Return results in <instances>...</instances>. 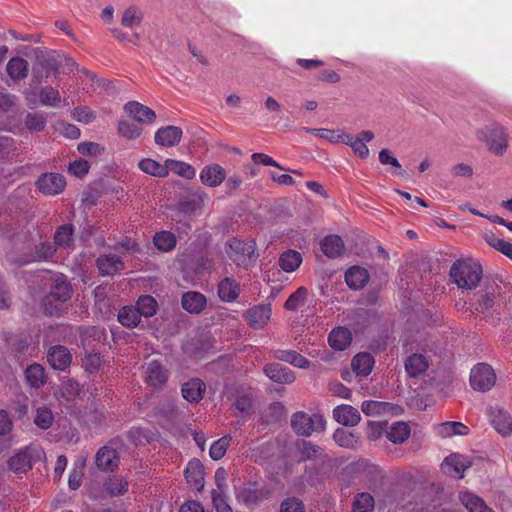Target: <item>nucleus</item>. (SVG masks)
Here are the masks:
<instances>
[{"mask_svg": "<svg viewBox=\"0 0 512 512\" xmlns=\"http://www.w3.org/2000/svg\"><path fill=\"white\" fill-rule=\"evenodd\" d=\"M450 277L458 288L472 290L482 278V267L473 259L457 260L450 268Z\"/></svg>", "mask_w": 512, "mask_h": 512, "instance_id": "obj_1", "label": "nucleus"}, {"mask_svg": "<svg viewBox=\"0 0 512 512\" xmlns=\"http://www.w3.org/2000/svg\"><path fill=\"white\" fill-rule=\"evenodd\" d=\"M476 137L495 155L501 156L507 151L508 133L503 125L498 123L487 125L477 130Z\"/></svg>", "mask_w": 512, "mask_h": 512, "instance_id": "obj_2", "label": "nucleus"}, {"mask_svg": "<svg viewBox=\"0 0 512 512\" xmlns=\"http://www.w3.org/2000/svg\"><path fill=\"white\" fill-rule=\"evenodd\" d=\"M256 244L253 240L232 239L227 243L226 253L238 266L247 268L256 260Z\"/></svg>", "mask_w": 512, "mask_h": 512, "instance_id": "obj_3", "label": "nucleus"}, {"mask_svg": "<svg viewBox=\"0 0 512 512\" xmlns=\"http://www.w3.org/2000/svg\"><path fill=\"white\" fill-rule=\"evenodd\" d=\"M326 421L320 414L309 415L299 411L291 417V427L293 431L304 437H309L314 432H321L325 429Z\"/></svg>", "mask_w": 512, "mask_h": 512, "instance_id": "obj_4", "label": "nucleus"}, {"mask_svg": "<svg viewBox=\"0 0 512 512\" xmlns=\"http://www.w3.org/2000/svg\"><path fill=\"white\" fill-rule=\"evenodd\" d=\"M72 294L71 285L67 282L64 276H57L54 279V285L51 293L44 300V309L45 312L54 315L59 314L61 311V307L58 304L52 306L53 302H57L62 304L70 299Z\"/></svg>", "mask_w": 512, "mask_h": 512, "instance_id": "obj_5", "label": "nucleus"}, {"mask_svg": "<svg viewBox=\"0 0 512 512\" xmlns=\"http://www.w3.org/2000/svg\"><path fill=\"white\" fill-rule=\"evenodd\" d=\"M496 383V374L493 368L486 363H478L470 372V384L474 390L488 391Z\"/></svg>", "mask_w": 512, "mask_h": 512, "instance_id": "obj_6", "label": "nucleus"}, {"mask_svg": "<svg viewBox=\"0 0 512 512\" xmlns=\"http://www.w3.org/2000/svg\"><path fill=\"white\" fill-rule=\"evenodd\" d=\"M43 456L44 452L40 447L29 446L11 457L9 466L15 472H25L32 467L33 460L40 459Z\"/></svg>", "mask_w": 512, "mask_h": 512, "instance_id": "obj_7", "label": "nucleus"}, {"mask_svg": "<svg viewBox=\"0 0 512 512\" xmlns=\"http://www.w3.org/2000/svg\"><path fill=\"white\" fill-rule=\"evenodd\" d=\"M489 417L495 430L504 437L512 435V417L510 413L502 407H491Z\"/></svg>", "mask_w": 512, "mask_h": 512, "instance_id": "obj_8", "label": "nucleus"}, {"mask_svg": "<svg viewBox=\"0 0 512 512\" xmlns=\"http://www.w3.org/2000/svg\"><path fill=\"white\" fill-rule=\"evenodd\" d=\"M169 374L167 369L157 360L150 361L145 370V382L153 389L162 388L167 380Z\"/></svg>", "mask_w": 512, "mask_h": 512, "instance_id": "obj_9", "label": "nucleus"}, {"mask_svg": "<svg viewBox=\"0 0 512 512\" xmlns=\"http://www.w3.org/2000/svg\"><path fill=\"white\" fill-rule=\"evenodd\" d=\"M40 192L46 195H56L63 191L66 181L65 178L58 173H46L39 177L36 182Z\"/></svg>", "mask_w": 512, "mask_h": 512, "instance_id": "obj_10", "label": "nucleus"}, {"mask_svg": "<svg viewBox=\"0 0 512 512\" xmlns=\"http://www.w3.org/2000/svg\"><path fill=\"white\" fill-rule=\"evenodd\" d=\"M271 313L269 304H259L249 308L244 317L253 329H262L269 322Z\"/></svg>", "mask_w": 512, "mask_h": 512, "instance_id": "obj_11", "label": "nucleus"}, {"mask_svg": "<svg viewBox=\"0 0 512 512\" xmlns=\"http://www.w3.org/2000/svg\"><path fill=\"white\" fill-rule=\"evenodd\" d=\"M124 111L140 124H151L156 118V114L151 108L137 101L128 102L124 106Z\"/></svg>", "mask_w": 512, "mask_h": 512, "instance_id": "obj_12", "label": "nucleus"}, {"mask_svg": "<svg viewBox=\"0 0 512 512\" xmlns=\"http://www.w3.org/2000/svg\"><path fill=\"white\" fill-rule=\"evenodd\" d=\"M264 374L273 382L278 384H291L295 381L294 372L279 363H270L264 366Z\"/></svg>", "mask_w": 512, "mask_h": 512, "instance_id": "obj_13", "label": "nucleus"}, {"mask_svg": "<svg viewBox=\"0 0 512 512\" xmlns=\"http://www.w3.org/2000/svg\"><path fill=\"white\" fill-rule=\"evenodd\" d=\"M333 418L343 426L354 427L360 422L361 415L355 407L342 404L333 409Z\"/></svg>", "mask_w": 512, "mask_h": 512, "instance_id": "obj_14", "label": "nucleus"}, {"mask_svg": "<svg viewBox=\"0 0 512 512\" xmlns=\"http://www.w3.org/2000/svg\"><path fill=\"white\" fill-rule=\"evenodd\" d=\"M201 182L208 187H218L226 178L225 169L219 164H211L200 171Z\"/></svg>", "mask_w": 512, "mask_h": 512, "instance_id": "obj_15", "label": "nucleus"}, {"mask_svg": "<svg viewBox=\"0 0 512 512\" xmlns=\"http://www.w3.org/2000/svg\"><path fill=\"white\" fill-rule=\"evenodd\" d=\"M458 499L469 512H495L483 498L471 491H460Z\"/></svg>", "mask_w": 512, "mask_h": 512, "instance_id": "obj_16", "label": "nucleus"}, {"mask_svg": "<svg viewBox=\"0 0 512 512\" xmlns=\"http://www.w3.org/2000/svg\"><path fill=\"white\" fill-rule=\"evenodd\" d=\"M182 138V130L177 126H165L155 133V143L164 147L176 146Z\"/></svg>", "mask_w": 512, "mask_h": 512, "instance_id": "obj_17", "label": "nucleus"}, {"mask_svg": "<svg viewBox=\"0 0 512 512\" xmlns=\"http://www.w3.org/2000/svg\"><path fill=\"white\" fill-rule=\"evenodd\" d=\"M47 360L54 369L63 371L71 364L72 356L66 347L57 345L49 349Z\"/></svg>", "mask_w": 512, "mask_h": 512, "instance_id": "obj_18", "label": "nucleus"}, {"mask_svg": "<svg viewBox=\"0 0 512 512\" xmlns=\"http://www.w3.org/2000/svg\"><path fill=\"white\" fill-rule=\"evenodd\" d=\"M430 364L429 356L415 352L405 360V370L411 377H418L426 372Z\"/></svg>", "mask_w": 512, "mask_h": 512, "instance_id": "obj_19", "label": "nucleus"}, {"mask_svg": "<svg viewBox=\"0 0 512 512\" xmlns=\"http://www.w3.org/2000/svg\"><path fill=\"white\" fill-rule=\"evenodd\" d=\"M206 391L205 383L199 378H193L182 384L181 394L185 400L191 403L199 402Z\"/></svg>", "mask_w": 512, "mask_h": 512, "instance_id": "obj_20", "label": "nucleus"}, {"mask_svg": "<svg viewBox=\"0 0 512 512\" xmlns=\"http://www.w3.org/2000/svg\"><path fill=\"white\" fill-rule=\"evenodd\" d=\"M181 304L191 314H200L207 305L205 295L197 291H188L182 295Z\"/></svg>", "mask_w": 512, "mask_h": 512, "instance_id": "obj_21", "label": "nucleus"}, {"mask_svg": "<svg viewBox=\"0 0 512 512\" xmlns=\"http://www.w3.org/2000/svg\"><path fill=\"white\" fill-rule=\"evenodd\" d=\"M95 462L99 469L103 471H112L119 464V456L115 449L104 446L97 451Z\"/></svg>", "mask_w": 512, "mask_h": 512, "instance_id": "obj_22", "label": "nucleus"}, {"mask_svg": "<svg viewBox=\"0 0 512 512\" xmlns=\"http://www.w3.org/2000/svg\"><path fill=\"white\" fill-rule=\"evenodd\" d=\"M187 482L196 490L201 491L204 487V466L198 459L188 462L185 469Z\"/></svg>", "mask_w": 512, "mask_h": 512, "instance_id": "obj_23", "label": "nucleus"}, {"mask_svg": "<svg viewBox=\"0 0 512 512\" xmlns=\"http://www.w3.org/2000/svg\"><path fill=\"white\" fill-rule=\"evenodd\" d=\"M373 139V132L365 130L360 132L357 137H353L349 134V141L344 142V144L350 146L353 152L360 158H367L369 155V149L366 146V143Z\"/></svg>", "mask_w": 512, "mask_h": 512, "instance_id": "obj_24", "label": "nucleus"}, {"mask_svg": "<svg viewBox=\"0 0 512 512\" xmlns=\"http://www.w3.org/2000/svg\"><path fill=\"white\" fill-rule=\"evenodd\" d=\"M435 433L442 438L464 436L469 433V428L462 422L447 421L434 425Z\"/></svg>", "mask_w": 512, "mask_h": 512, "instance_id": "obj_25", "label": "nucleus"}, {"mask_svg": "<svg viewBox=\"0 0 512 512\" xmlns=\"http://www.w3.org/2000/svg\"><path fill=\"white\" fill-rule=\"evenodd\" d=\"M240 294L239 283L230 277H226L218 284V296L223 302L231 303L236 301Z\"/></svg>", "mask_w": 512, "mask_h": 512, "instance_id": "obj_26", "label": "nucleus"}, {"mask_svg": "<svg viewBox=\"0 0 512 512\" xmlns=\"http://www.w3.org/2000/svg\"><path fill=\"white\" fill-rule=\"evenodd\" d=\"M97 267L102 275L110 276L122 271L124 263L118 256L109 254L97 259Z\"/></svg>", "mask_w": 512, "mask_h": 512, "instance_id": "obj_27", "label": "nucleus"}, {"mask_svg": "<svg viewBox=\"0 0 512 512\" xmlns=\"http://www.w3.org/2000/svg\"><path fill=\"white\" fill-rule=\"evenodd\" d=\"M369 280V273L365 268L352 266L345 273L347 285L354 290L363 288Z\"/></svg>", "mask_w": 512, "mask_h": 512, "instance_id": "obj_28", "label": "nucleus"}, {"mask_svg": "<svg viewBox=\"0 0 512 512\" xmlns=\"http://www.w3.org/2000/svg\"><path fill=\"white\" fill-rule=\"evenodd\" d=\"M39 102L41 105L49 107L68 106L67 100L62 98L59 91L52 86H45L40 89Z\"/></svg>", "mask_w": 512, "mask_h": 512, "instance_id": "obj_29", "label": "nucleus"}, {"mask_svg": "<svg viewBox=\"0 0 512 512\" xmlns=\"http://www.w3.org/2000/svg\"><path fill=\"white\" fill-rule=\"evenodd\" d=\"M351 341V332L344 327H338L333 329L328 337L329 345L333 349L339 351L346 349L350 345Z\"/></svg>", "mask_w": 512, "mask_h": 512, "instance_id": "obj_30", "label": "nucleus"}, {"mask_svg": "<svg viewBox=\"0 0 512 512\" xmlns=\"http://www.w3.org/2000/svg\"><path fill=\"white\" fill-rule=\"evenodd\" d=\"M396 409L393 405L388 402L366 400L361 404V410L366 416H380L384 414L394 413Z\"/></svg>", "mask_w": 512, "mask_h": 512, "instance_id": "obj_31", "label": "nucleus"}, {"mask_svg": "<svg viewBox=\"0 0 512 512\" xmlns=\"http://www.w3.org/2000/svg\"><path fill=\"white\" fill-rule=\"evenodd\" d=\"M321 250L329 258L340 256L344 251V243L338 235H328L321 241Z\"/></svg>", "mask_w": 512, "mask_h": 512, "instance_id": "obj_32", "label": "nucleus"}, {"mask_svg": "<svg viewBox=\"0 0 512 512\" xmlns=\"http://www.w3.org/2000/svg\"><path fill=\"white\" fill-rule=\"evenodd\" d=\"M302 261V255L298 251L289 249L280 255L278 264L283 271L291 273L300 267Z\"/></svg>", "mask_w": 512, "mask_h": 512, "instance_id": "obj_33", "label": "nucleus"}, {"mask_svg": "<svg viewBox=\"0 0 512 512\" xmlns=\"http://www.w3.org/2000/svg\"><path fill=\"white\" fill-rule=\"evenodd\" d=\"M138 168L142 172L154 177H167L166 160L164 163H160L151 158H144L139 161Z\"/></svg>", "mask_w": 512, "mask_h": 512, "instance_id": "obj_34", "label": "nucleus"}, {"mask_svg": "<svg viewBox=\"0 0 512 512\" xmlns=\"http://www.w3.org/2000/svg\"><path fill=\"white\" fill-rule=\"evenodd\" d=\"M166 169L167 175L169 172H173L185 179H193L196 175V170L192 165L179 160L166 159Z\"/></svg>", "mask_w": 512, "mask_h": 512, "instance_id": "obj_35", "label": "nucleus"}, {"mask_svg": "<svg viewBox=\"0 0 512 512\" xmlns=\"http://www.w3.org/2000/svg\"><path fill=\"white\" fill-rule=\"evenodd\" d=\"M410 435V428L407 423L399 421L391 425L386 432V437L394 444L403 443Z\"/></svg>", "mask_w": 512, "mask_h": 512, "instance_id": "obj_36", "label": "nucleus"}, {"mask_svg": "<svg viewBox=\"0 0 512 512\" xmlns=\"http://www.w3.org/2000/svg\"><path fill=\"white\" fill-rule=\"evenodd\" d=\"M374 360L369 353H359L352 360L353 371L362 376H367L371 373Z\"/></svg>", "mask_w": 512, "mask_h": 512, "instance_id": "obj_37", "label": "nucleus"}, {"mask_svg": "<svg viewBox=\"0 0 512 512\" xmlns=\"http://www.w3.org/2000/svg\"><path fill=\"white\" fill-rule=\"evenodd\" d=\"M25 378L33 388H40L46 381L45 370L40 364H31L25 370Z\"/></svg>", "mask_w": 512, "mask_h": 512, "instance_id": "obj_38", "label": "nucleus"}, {"mask_svg": "<svg viewBox=\"0 0 512 512\" xmlns=\"http://www.w3.org/2000/svg\"><path fill=\"white\" fill-rule=\"evenodd\" d=\"M6 70L12 79L20 80L27 76L28 63L23 58L14 57L9 60Z\"/></svg>", "mask_w": 512, "mask_h": 512, "instance_id": "obj_39", "label": "nucleus"}, {"mask_svg": "<svg viewBox=\"0 0 512 512\" xmlns=\"http://www.w3.org/2000/svg\"><path fill=\"white\" fill-rule=\"evenodd\" d=\"M444 466L449 468L450 473L453 472L458 478H463L464 472L469 465L465 457L454 454L444 460Z\"/></svg>", "mask_w": 512, "mask_h": 512, "instance_id": "obj_40", "label": "nucleus"}, {"mask_svg": "<svg viewBox=\"0 0 512 512\" xmlns=\"http://www.w3.org/2000/svg\"><path fill=\"white\" fill-rule=\"evenodd\" d=\"M333 439L340 447L353 449L357 446L359 438L352 432L338 428L333 434Z\"/></svg>", "mask_w": 512, "mask_h": 512, "instance_id": "obj_41", "label": "nucleus"}, {"mask_svg": "<svg viewBox=\"0 0 512 512\" xmlns=\"http://www.w3.org/2000/svg\"><path fill=\"white\" fill-rule=\"evenodd\" d=\"M85 464L86 458L84 457H80L75 461L68 479V485L72 490H76L81 486Z\"/></svg>", "mask_w": 512, "mask_h": 512, "instance_id": "obj_42", "label": "nucleus"}, {"mask_svg": "<svg viewBox=\"0 0 512 512\" xmlns=\"http://www.w3.org/2000/svg\"><path fill=\"white\" fill-rule=\"evenodd\" d=\"M119 322L126 327H136L140 322V315L136 307L125 306L118 313Z\"/></svg>", "mask_w": 512, "mask_h": 512, "instance_id": "obj_43", "label": "nucleus"}, {"mask_svg": "<svg viewBox=\"0 0 512 512\" xmlns=\"http://www.w3.org/2000/svg\"><path fill=\"white\" fill-rule=\"evenodd\" d=\"M495 303V289L494 287L486 288L479 295L478 303L475 310L479 313L485 314L489 312Z\"/></svg>", "mask_w": 512, "mask_h": 512, "instance_id": "obj_44", "label": "nucleus"}, {"mask_svg": "<svg viewBox=\"0 0 512 512\" xmlns=\"http://www.w3.org/2000/svg\"><path fill=\"white\" fill-rule=\"evenodd\" d=\"M157 301L149 295L141 296L139 297L137 303H136V309L141 316L144 317H151L153 316L157 311Z\"/></svg>", "mask_w": 512, "mask_h": 512, "instance_id": "obj_45", "label": "nucleus"}, {"mask_svg": "<svg viewBox=\"0 0 512 512\" xmlns=\"http://www.w3.org/2000/svg\"><path fill=\"white\" fill-rule=\"evenodd\" d=\"M143 19L142 11L135 7L130 6L126 10H124L121 17V24L127 28H133L135 26H139Z\"/></svg>", "mask_w": 512, "mask_h": 512, "instance_id": "obj_46", "label": "nucleus"}, {"mask_svg": "<svg viewBox=\"0 0 512 512\" xmlns=\"http://www.w3.org/2000/svg\"><path fill=\"white\" fill-rule=\"evenodd\" d=\"M153 242L159 250L167 252L175 247L176 238L171 232L161 231L155 234Z\"/></svg>", "mask_w": 512, "mask_h": 512, "instance_id": "obj_47", "label": "nucleus"}, {"mask_svg": "<svg viewBox=\"0 0 512 512\" xmlns=\"http://www.w3.org/2000/svg\"><path fill=\"white\" fill-rule=\"evenodd\" d=\"M374 505V498L369 493L363 492L355 496L353 512H372Z\"/></svg>", "mask_w": 512, "mask_h": 512, "instance_id": "obj_48", "label": "nucleus"}, {"mask_svg": "<svg viewBox=\"0 0 512 512\" xmlns=\"http://www.w3.org/2000/svg\"><path fill=\"white\" fill-rule=\"evenodd\" d=\"M104 488L111 496H118L128 490V483L121 477H112L104 483Z\"/></svg>", "mask_w": 512, "mask_h": 512, "instance_id": "obj_49", "label": "nucleus"}, {"mask_svg": "<svg viewBox=\"0 0 512 512\" xmlns=\"http://www.w3.org/2000/svg\"><path fill=\"white\" fill-rule=\"evenodd\" d=\"M104 364V359L94 352H87L82 360V366L86 372L93 374L98 372Z\"/></svg>", "mask_w": 512, "mask_h": 512, "instance_id": "obj_50", "label": "nucleus"}, {"mask_svg": "<svg viewBox=\"0 0 512 512\" xmlns=\"http://www.w3.org/2000/svg\"><path fill=\"white\" fill-rule=\"evenodd\" d=\"M73 228L63 225L55 233V244L60 248H70L73 242Z\"/></svg>", "mask_w": 512, "mask_h": 512, "instance_id": "obj_51", "label": "nucleus"}, {"mask_svg": "<svg viewBox=\"0 0 512 512\" xmlns=\"http://www.w3.org/2000/svg\"><path fill=\"white\" fill-rule=\"evenodd\" d=\"M308 291L305 287H299L292 293L285 302V308L290 311H295L304 305Z\"/></svg>", "mask_w": 512, "mask_h": 512, "instance_id": "obj_52", "label": "nucleus"}, {"mask_svg": "<svg viewBox=\"0 0 512 512\" xmlns=\"http://www.w3.org/2000/svg\"><path fill=\"white\" fill-rule=\"evenodd\" d=\"M119 134L126 139H136L142 134V128L127 120H121L118 124Z\"/></svg>", "mask_w": 512, "mask_h": 512, "instance_id": "obj_53", "label": "nucleus"}, {"mask_svg": "<svg viewBox=\"0 0 512 512\" xmlns=\"http://www.w3.org/2000/svg\"><path fill=\"white\" fill-rule=\"evenodd\" d=\"M54 252L55 248L51 244L40 243L35 246V255L30 259L23 260V263L47 260L53 256Z\"/></svg>", "mask_w": 512, "mask_h": 512, "instance_id": "obj_54", "label": "nucleus"}, {"mask_svg": "<svg viewBox=\"0 0 512 512\" xmlns=\"http://www.w3.org/2000/svg\"><path fill=\"white\" fill-rule=\"evenodd\" d=\"M321 139L327 140L332 144H339L349 141V134L342 129H323Z\"/></svg>", "mask_w": 512, "mask_h": 512, "instance_id": "obj_55", "label": "nucleus"}, {"mask_svg": "<svg viewBox=\"0 0 512 512\" xmlns=\"http://www.w3.org/2000/svg\"><path fill=\"white\" fill-rule=\"evenodd\" d=\"M80 385L78 382L67 379L61 384L60 394L66 400H72L80 394Z\"/></svg>", "mask_w": 512, "mask_h": 512, "instance_id": "obj_56", "label": "nucleus"}, {"mask_svg": "<svg viewBox=\"0 0 512 512\" xmlns=\"http://www.w3.org/2000/svg\"><path fill=\"white\" fill-rule=\"evenodd\" d=\"M54 417L50 409L40 407L36 411L34 422L41 429H48L53 423Z\"/></svg>", "mask_w": 512, "mask_h": 512, "instance_id": "obj_57", "label": "nucleus"}, {"mask_svg": "<svg viewBox=\"0 0 512 512\" xmlns=\"http://www.w3.org/2000/svg\"><path fill=\"white\" fill-rule=\"evenodd\" d=\"M230 443V437L224 436L219 440L215 441L209 450L210 457L213 460H220L226 453V450Z\"/></svg>", "mask_w": 512, "mask_h": 512, "instance_id": "obj_58", "label": "nucleus"}, {"mask_svg": "<svg viewBox=\"0 0 512 512\" xmlns=\"http://www.w3.org/2000/svg\"><path fill=\"white\" fill-rule=\"evenodd\" d=\"M24 123L29 130L42 131L46 126V117L42 113H29Z\"/></svg>", "mask_w": 512, "mask_h": 512, "instance_id": "obj_59", "label": "nucleus"}, {"mask_svg": "<svg viewBox=\"0 0 512 512\" xmlns=\"http://www.w3.org/2000/svg\"><path fill=\"white\" fill-rule=\"evenodd\" d=\"M236 497L247 506H253L258 502V494L252 488H241L236 492Z\"/></svg>", "mask_w": 512, "mask_h": 512, "instance_id": "obj_60", "label": "nucleus"}, {"mask_svg": "<svg viewBox=\"0 0 512 512\" xmlns=\"http://www.w3.org/2000/svg\"><path fill=\"white\" fill-rule=\"evenodd\" d=\"M212 502L217 512H232L231 507L227 503L223 492H218L217 490L212 491Z\"/></svg>", "mask_w": 512, "mask_h": 512, "instance_id": "obj_61", "label": "nucleus"}, {"mask_svg": "<svg viewBox=\"0 0 512 512\" xmlns=\"http://www.w3.org/2000/svg\"><path fill=\"white\" fill-rule=\"evenodd\" d=\"M280 512H305V508L297 498H288L281 503Z\"/></svg>", "mask_w": 512, "mask_h": 512, "instance_id": "obj_62", "label": "nucleus"}, {"mask_svg": "<svg viewBox=\"0 0 512 512\" xmlns=\"http://www.w3.org/2000/svg\"><path fill=\"white\" fill-rule=\"evenodd\" d=\"M57 130L60 134L70 139H77L80 136L78 127L67 122H59L57 124Z\"/></svg>", "mask_w": 512, "mask_h": 512, "instance_id": "obj_63", "label": "nucleus"}, {"mask_svg": "<svg viewBox=\"0 0 512 512\" xmlns=\"http://www.w3.org/2000/svg\"><path fill=\"white\" fill-rule=\"evenodd\" d=\"M72 116L78 122L85 124L90 123L94 119V114L88 107H77L73 110Z\"/></svg>", "mask_w": 512, "mask_h": 512, "instance_id": "obj_64", "label": "nucleus"}]
</instances>
